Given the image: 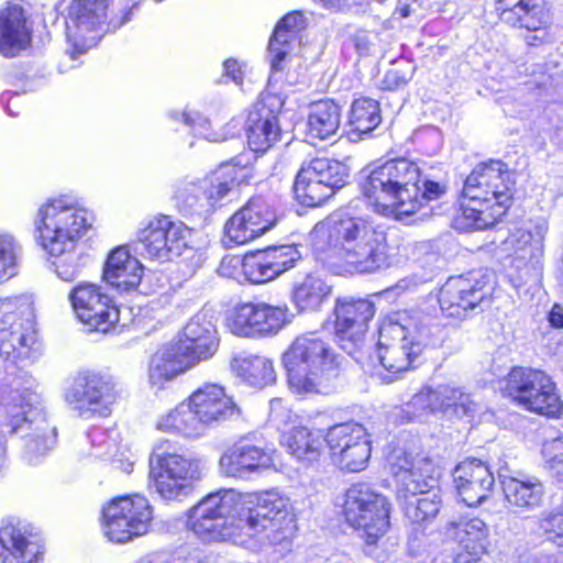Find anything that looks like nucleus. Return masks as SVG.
<instances>
[{"label":"nucleus","mask_w":563,"mask_h":563,"mask_svg":"<svg viewBox=\"0 0 563 563\" xmlns=\"http://www.w3.org/2000/svg\"><path fill=\"white\" fill-rule=\"evenodd\" d=\"M289 500L277 490L239 493L221 489L190 509L189 526L207 542L250 543L265 523L289 518Z\"/></svg>","instance_id":"1"},{"label":"nucleus","mask_w":563,"mask_h":563,"mask_svg":"<svg viewBox=\"0 0 563 563\" xmlns=\"http://www.w3.org/2000/svg\"><path fill=\"white\" fill-rule=\"evenodd\" d=\"M317 247H328L350 273L368 274L389 265L386 233L361 217L335 212L310 233Z\"/></svg>","instance_id":"2"},{"label":"nucleus","mask_w":563,"mask_h":563,"mask_svg":"<svg viewBox=\"0 0 563 563\" xmlns=\"http://www.w3.org/2000/svg\"><path fill=\"white\" fill-rule=\"evenodd\" d=\"M92 224V213L68 196L49 199L37 209L34 225L41 246L51 256H66L69 261L55 263L56 274L63 280H73L78 275L73 253Z\"/></svg>","instance_id":"3"},{"label":"nucleus","mask_w":563,"mask_h":563,"mask_svg":"<svg viewBox=\"0 0 563 563\" xmlns=\"http://www.w3.org/2000/svg\"><path fill=\"white\" fill-rule=\"evenodd\" d=\"M515 181L501 161L476 165L466 177L455 225L461 230H485L509 208Z\"/></svg>","instance_id":"4"},{"label":"nucleus","mask_w":563,"mask_h":563,"mask_svg":"<svg viewBox=\"0 0 563 563\" xmlns=\"http://www.w3.org/2000/svg\"><path fill=\"white\" fill-rule=\"evenodd\" d=\"M419 166L407 158L389 159L375 166L362 190L377 213L402 219L419 211Z\"/></svg>","instance_id":"5"},{"label":"nucleus","mask_w":563,"mask_h":563,"mask_svg":"<svg viewBox=\"0 0 563 563\" xmlns=\"http://www.w3.org/2000/svg\"><path fill=\"white\" fill-rule=\"evenodd\" d=\"M289 388L299 395L328 394L339 363L333 349L317 332L297 336L283 354Z\"/></svg>","instance_id":"6"},{"label":"nucleus","mask_w":563,"mask_h":563,"mask_svg":"<svg viewBox=\"0 0 563 563\" xmlns=\"http://www.w3.org/2000/svg\"><path fill=\"white\" fill-rule=\"evenodd\" d=\"M430 321L429 317L399 312L383 322L379 328L377 357L382 367L388 372L386 383L409 369L422 349L432 343L433 336L440 330Z\"/></svg>","instance_id":"7"},{"label":"nucleus","mask_w":563,"mask_h":563,"mask_svg":"<svg viewBox=\"0 0 563 563\" xmlns=\"http://www.w3.org/2000/svg\"><path fill=\"white\" fill-rule=\"evenodd\" d=\"M35 342V299L22 294L0 299V355L16 360Z\"/></svg>","instance_id":"8"},{"label":"nucleus","mask_w":563,"mask_h":563,"mask_svg":"<svg viewBox=\"0 0 563 563\" xmlns=\"http://www.w3.org/2000/svg\"><path fill=\"white\" fill-rule=\"evenodd\" d=\"M7 410L15 431H30L25 434V454L30 462L53 449L57 440L56 428L48 424L37 393L29 389L13 391Z\"/></svg>","instance_id":"9"},{"label":"nucleus","mask_w":563,"mask_h":563,"mask_svg":"<svg viewBox=\"0 0 563 563\" xmlns=\"http://www.w3.org/2000/svg\"><path fill=\"white\" fill-rule=\"evenodd\" d=\"M390 504L365 483L352 485L345 493L343 514L346 522L362 532L366 542L375 543L389 528Z\"/></svg>","instance_id":"10"},{"label":"nucleus","mask_w":563,"mask_h":563,"mask_svg":"<svg viewBox=\"0 0 563 563\" xmlns=\"http://www.w3.org/2000/svg\"><path fill=\"white\" fill-rule=\"evenodd\" d=\"M506 391L515 402L538 415L554 418L563 408L554 382L543 371L514 368L508 375Z\"/></svg>","instance_id":"11"},{"label":"nucleus","mask_w":563,"mask_h":563,"mask_svg":"<svg viewBox=\"0 0 563 563\" xmlns=\"http://www.w3.org/2000/svg\"><path fill=\"white\" fill-rule=\"evenodd\" d=\"M153 509L140 495L118 497L102 511V531L114 543H125L148 532Z\"/></svg>","instance_id":"12"},{"label":"nucleus","mask_w":563,"mask_h":563,"mask_svg":"<svg viewBox=\"0 0 563 563\" xmlns=\"http://www.w3.org/2000/svg\"><path fill=\"white\" fill-rule=\"evenodd\" d=\"M201 462L177 454H157L151 461V478L155 490L165 500H180L187 496L194 482L200 479Z\"/></svg>","instance_id":"13"},{"label":"nucleus","mask_w":563,"mask_h":563,"mask_svg":"<svg viewBox=\"0 0 563 563\" xmlns=\"http://www.w3.org/2000/svg\"><path fill=\"white\" fill-rule=\"evenodd\" d=\"M112 0H73L67 20V54L75 60L97 45L104 32L107 11Z\"/></svg>","instance_id":"14"},{"label":"nucleus","mask_w":563,"mask_h":563,"mask_svg":"<svg viewBox=\"0 0 563 563\" xmlns=\"http://www.w3.org/2000/svg\"><path fill=\"white\" fill-rule=\"evenodd\" d=\"M290 319L291 313L286 305L245 302L228 312L227 327L234 335L260 338L276 334Z\"/></svg>","instance_id":"15"},{"label":"nucleus","mask_w":563,"mask_h":563,"mask_svg":"<svg viewBox=\"0 0 563 563\" xmlns=\"http://www.w3.org/2000/svg\"><path fill=\"white\" fill-rule=\"evenodd\" d=\"M245 176L246 168L241 166V162L235 157L231 162L222 163L202 180L186 185L178 195L190 208H211Z\"/></svg>","instance_id":"16"},{"label":"nucleus","mask_w":563,"mask_h":563,"mask_svg":"<svg viewBox=\"0 0 563 563\" xmlns=\"http://www.w3.org/2000/svg\"><path fill=\"white\" fill-rule=\"evenodd\" d=\"M389 470L397 482L398 495L404 498L437 488L438 468L427 456H411L405 451L395 450L389 456Z\"/></svg>","instance_id":"17"},{"label":"nucleus","mask_w":563,"mask_h":563,"mask_svg":"<svg viewBox=\"0 0 563 563\" xmlns=\"http://www.w3.org/2000/svg\"><path fill=\"white\" fill-rule=\"evenodd\" d=\"M77 318L92 329L108 332L120 321V309L101 287L92 283H80L68 296Z\"/></svg>","instance_id":"18"},{"label":"nucleus","mask_w":563,"mask_h":563,"mask_svg":"<svg viewBox=\"0 0 563 563\" xmlns=\"http://www.w3.org/2000/svg\"><path fill=\"white\" fill-rule=\"evenodd\" d=\"M65 399L76 404L82 417H88L90 412L108 416L115 401V384L110 376L84 372L66 391Z\"/></svg>","instance_id":"19"},{"label":"nucleus","mask_w":563,"mask_h":563,"mask_svg":"<svg viewBox=\"0 0 563 563\" xmlns=\"http://www.w3.org/2000/svg\"><path fill=\"white\" fill-rule=\"evenodd\" d=\"M495 3L503 22L532 32L526 36L527 45L539 46L551 40L548 32L550 18L544 0H495Z\"/></svg>","instance_id":"20"},{"label":"nucleus","mask_w":563,"mask_h":563,"mask_svg":"<svg viewBox=\"0 0 563 563\" xmlns=\"http://www.w3.org/2000/svg\"><path fill=\"white\" fill-rule=\"evenodd\" d=\"M189 229L169 217L151 220L139 233V240L146 253L159 261L178 257L188 246Z\"/></svg>","instance_id":"21"},{"label":"nucleus","mask_w":563,"mask_h":563,"mask_svg":"<svg viewBox=\"0 0 563 563\" xmlns=\"http://www.w3.org/2000/svg\"><path fill=\"white\" fill-rule=\"evenodd\" d=\"M276 219V213L265 197H252L228 220L225 239L235 245L245 244L273 228Z\"/></svg>","instance_id":"22"},{"label":"nucleus","mask_w":563,"mask_h":563,"mask_svg":"<svg viewBox=\"0 0 563 563\" xmlns=\"http://www.w3.org/2000/svg\"><path fill=\"white\" fill-rule=\"evenodd\" d=\"M374 305L366 299H338L335 306V332L341 347L353 354L362 346L369 320L374 317Z\"/></svg>","instance_id":"23"},{"label":"nucleus","mask_w":563,"mask_h":563,"mask_svg":"<svg viewBox=\"0 0 563 563\" xmlns=\"http://www.w3.org/2000/svg\"><path fill=\"white\" fill-rule=\"evenodd\" d=\"M275 450L258 445L249 439H240L221 455V472L230 477L246 478L274 466Z\"/></svg>","instance_id":"24"},{"label":"nucleus","mask_w":563,"mask_h":563,"mask_svg":"<svg viewBox=\"0 0 563 563\" xmlns=\"http://www.w3.org/2000/svg\"><path fill=\"white\" fill-rule=\"evenodd\" d=\"M300 258L292 245H282L247 253L242 262V273L253 284L267 283L290 269Z\"/></svg>","instance_id":"25"},{"label":"nucleus","mask_w":563,"mask_h":563,"mask_svg":"<svg viewBox=\"0 0 563 563\" xmlns=\"http://www.w3.org/2000/svg\"><path fill=\"white\" fill-rule=\"evenodd\" d=\"M188 400L205 433L209 428L240 415L233 399L217 384L202 385L188 397Z\"/></svg>","instance_id":"26"},{"label":"nucleus","mask_w":563,"mask_h":563,"mask_svg":"<svg viewBox=\"0 0 563 563\" xmlns=\"http://www.w3.org/2000/svg\"><path fill=\"white\" fill-rule=\"evenodd\" d=\"M483 282L464 276L451 277L441 287L439 305L446 317L462 319L476 308L487 291Z\"/></svg>","instance_id":"27"},{"label":"nucleus","mask_w":563,"mask_h":563,"mask_svg":"<svg viewBox=\"0 0 563 563\" xmlns=\"http://www.w3.org/2000/svg\"><path fill=\"white\" fill-rule=\"evenodd\" d=\"M453 477L459 497L470 507L483 504L495 485V477L488 465L476 459L461 462L455 467Z\"/></svg>","instance_id":"28"},{"label":"nucleus","mask_w":563,"mask_h":563,"mask_svg":"<svg viewBox=\"0 0 563 563\" xmlns=\"http://www.w3.org/2000/svg\"><path fill=\"white\" fill-rule=\"evenodd\" d=\"M274 96H266L253 104L247 118V143L254 152H265L279 139L280 129L273 107Z\"/></svg>","instance_id":"29"},{"label":"nucleus","mask_w":563,"mask_h":563,"mask_svg":"<svg viewBox=\"0 0 563 563\" xmlns=\"http://www.w3.org/2000/svg\"><path fill=\"white\" fill-rule=\"evenodd\" d=\"M175 343L188 347L198 363L210 358L219 346L213 316L207 310L196 313L184 328V339Z\"/></svg>","instance_id":"30"},{"label":"nucleus","mask_w":563,"mask_h":563,"mask_svg":"<svg viewBox=\"0 0 563 563\" xmlns=\"http://www.w3.org/2000/svg\"><path fill=\"white\" fill-rule=\"evenodd\" d=\"M197 364L196 356L189 354L188 347L176 343L169 344L152 357L148 369L150 383L161 388Z\"/></svg>","instance_id":"31"},{"label":"nucleus","mask_w":563,"mask_h":563,"mask_svg":"<svg viewBox=\"0 0 563 563\" xmlns=\"http://www.w3.org/2000/svg\"><path fill=\"white\" fill-rule=\"evenodd\" d=\"M500 485L508 507L532 511L542 506L544 485L534 476L500 475Z\"/></svg>","instance_id":"32"},{"label":"nucleus","mask_w":563,"mask_h":563,"mask_svg":"<svg viewBox=\"0 0 563 563\" xmlns=\"http://www.w3.org/2000/svg\"><path fill=\"white\" fill-rule=\"evenodd\" d=\"M143 268L137 258L126 247L114 249L103 268V279L119 291L135 289L142 278Z\"/></svg>","instance_id":"33"},{"label":"nucleus","mask_w":563,"mask_h":563,"mask_svg":"<svg viewBox=\"0 0 563 563\" xmlns=\"http://www.w3.org/2000/svg\"><path fill=\"white\" fill-rule=\"evenodd\" d=\"M548 230V222L543 219L537 220L530 228L517 229L504 241V251L521 261L538 263L543 255Z\"/></svg>","instance_id":"34"},{"label":"nucleus","mask_w":563,"mask_h":563,"mask_svg":"<svg viewBox=\"0 0 563 563\" xmlns=\"http://www.w3.org/2000/svg\"><path fill=\"white\" fill-rule=\"evenodd\" d=\"M31 33L25 24L23 10L19 5L9 7L0 12V54L13 57L25 49Z\"/></svg>","instance_id":"35"},{"label":"nucleus","mask_w":563,"mask_h":563,"mask_svg":"<svg viewBox=\"0 0 563 563\" xmlns=\"http://www.w3.org/2000/svg\"><path fill=\"white\" fill-rule=\"evenodd\" d=\"M303 26L305 18L299 12L288 13L278 22L268 45L273 71L283 69V62L289 55Z\"/></svg>","instance_id":"36"},{"label":"nucleus","mask_w":563,"mask_h":563,"mask_svg":"<svg viewBox=\"0 0 563 563\" xmlns=\"http://www.w3.org/2000/svg\"><path fill=\"white\" fill-rule=\"evenodd\" d=\"M330 292L331 286L320 276L308 274L294 283L290 298L298 311L312 312L320 309Z\"/></svg>","instance_id":"37"},{"label":"nucleus","mask_w":563,"mask_h":563,"mask_svg":"<svg viewBox=\"0 0 563 563\" xmlns=\"http://www.w3.org/2000/svg\"><path fill=\"white\" fill-rule=\"evenodd\" d=\"M156 429L185 438H197L205 434L188 399L162 415L156 421Z\"/></svg>","instance_id":"38"},{"label":"nucleus","mask_w":563,"mask_h":563,"mask_svg":"<svg viewBox=\"0 0 563 563\" xmlns=\"http://www.w3.org/2000/svg\"><path fill=\"white\" fill-rule=\"evenodd\" d=\"M37 551L14 525L0 528V563H35Z\"/></svg>","instance_id":"39"},{"label":"nucleus","mask_w":563,"mask_h":563,"mask_svg":"<svg viewBox=\"0 0 563 563\" xmlns=\"http://www.w3.org/2000/svg\"><path fill=\"white\" fill-rule=\"evenodd\" d=\"M341 124V109L331 100H320L310 107L308 115V132L320 140L331 139L336 134Z\"/></svg>","instance_id":"40"},{"label":"nucleus","mask_w":563,"mask_h":563,"mask_svg":"<svg viewBox=\"0 0 563 563\" xmlns=\"http://www.w3.org/2000/svg\"><path fill=\"white\" fill-rule=\"evenodd\" d=\"M380 120L379 104L376 100L356 99L351 107L349 139L356 142L363 134L371 133L380 123Z\"/></svg>","instance_id":"41"},{"label":"nucleus","mask_w":563,"mask_h":563,"mask_svg":"<svg viewBox=\"0 0 563 563\" xmlns=\"http://www.w3.org/2000/svg\"><path fill=\"white\" fill-rule=\"evenodd\" d=\"M322 442V435L319 432H312L305 427L294 428L283 437V443L289 453L306 462H312L319 457Z\"/></svg>","instance_id":"42"},{"label":"nucleus","mask_w":563,"mask_h":563,"mask_svg":"<svg viewBox=\"0 0 563 563\" xmlns=\"http://www.w3.org/2000/svg\"><path fill=\"white\" fill-rule=\"evenodd\" d=\"M295 532L296 525L294 517L282 518L279 520L265 523V528L262 531H258V533L252 538L250 543L238 544L251 549L265 545H280L283 550H286L290 547Z\"/></svg>","instance_id":"43"},{"label":"nucleus","mask_w":563,"mask_h":563,"mask_svg":"<svg viewBox=\"0 0 563 563\" xmlns=\"http://www.w3.org/2000/svg\"><path fill=\"white\" fill-rule=\"evenodd\" d=\"M294 192L301 205L317 207L333 195V189L310 175V172L303 166L297 174Z\"/></svg>","instance_id":"44"},{"label":"nucleus","mask_w":563,"mask_h":563,"mask_svg":"<svg viewBox=\"0 0 563 563\" xmlns=\"http://www.w3.org/2000/svg\"><path fill=\"white\" fill-rule=\"evenodd\" d=\"M235 369L247 384L264 387L275 380L273 363L260 355H247L235 361Z\"/></svg>","instance_id":"45"},{"label":"nucleus","mask_w":563,"mask_h":563,"mask_svg":"<svg viewBox=\"0 0 563 563\" xmlns=\"http://www.w3.org/2000/svg\"><path fill=\"white\" fill-rule=\"evenodd\" d=\"M368 440V434L365 428L360 423H341L330 428L324 437L328 444L330 456L332 453H342L356 442H364Z\"/></svg>","instance_id":"46"},{"label":"nucleus","mask_w":563,"mask_h":563,"mask_svg":"<svg viewBox=\"0 0 563 563\" xmlns=\"http://www.w3.org/2000/svg\"><path fill=\"white\" fill-rule=\"evenodd\" d=\"M305 167L310 175L333 189V194L342 188L349 178L347 166L334 159L314 158Z\"/></svg>","instance_id":"47"},{"label":"nucleus","mask_w":563,"mask_h":563,"mask_svg":"<svg viewBox=\"0 0 563 563\" xmlns=\"http://www.w3.org/2000/svg\"><path fill=\"white\" fill-rule=\"evenodd\" d=\"M184 123L191 129V131L202 139L210 142H221L228 137L234 136L238 132V125L230 122L223 126L221 131L212 129L210 121L201 113L195 110H185L180 113Z\"/></svg>","instance_id":"48"},{"label":"nucleus","mask_w":563,"mask_h":563,"mask_svg":"<svg viewBox=\"0 0 563 563\" xmlns=\"http://www.w3.org/2000/svg\"><path fill=\"white\" fill-rule=\"evenodd\" d=\"M22 246L10 233L0 232V284L19 273Z\"/></svg>","instance_id":"49"},{"label":"nucleus","mask_w":563,"mask_h":563,"mask_svg":"<svg viewBox=\"0 0 563 563\" xmlns=\"http://www.w3.org/2000/svg\"><path fill=\"white\" fill-rule=\"evenodd\" d=\"M418 495L416 500L407 501L405 512L413 523H423L437 517L442 500L437 488Z\"/></svg>","instance_id":"50"},{"label":"nucleus","mask_w":563,"mask_h":563,"mask_svg":"<svg viewBox=\"0 0 563 563\" xmlns=\"http://www.w3.org/2000/svg\"><path fill=\"white\" fill-rule=\"evenodd\" d=\"M371 457V441L356 442V444L342 453H332V462L346 472H361Z\"/></svg>","instance_id":"51"},{"label":"nucleus","mask_w":563,"mask_h":563,"mask_svg":"<svg viewBox=\"0 0 563 563\" xmlns=\"http://www.w3.org/2000/svg\"><path fill=\"white\" fill-rule=\"evenodd\" d=\"M441 394L444 397L445 412L452 411L456 417H472L477 410V404L471 395L456 386L444 384Z\"/></svg>","instance_id":"52"},{"label":"nucleus","mask_w":563,"mask_h":563,"mask_svg":"<svg viewBox=\"0 0 563 563\" xmlns=\"http://www.w3.org/2000/svg\"><path fill=\"white\" fill-rule=\"evenodd\" d=\"M539 528L549 542L563 547V512L544 515L540 518Z\"/></svg>","instance_id":"53"},{"label":"nucleus","mask_w":563,"mask_h":563,"mask_svg":"<svg viewBox=\"0 0 563 563\" xmlns=\"http://www.w3.org/2000/svg\"><path fill=\"white\" fill-rule=\"evenodd\" d=\"M430 405L428 393L426 391V387H423L406 404V411L411 415V419L421 418L432 413Z\"/></svg>","instance_id":"54"},{"label":"nucleus","mask_w":563,"mask_h":563,"mask_svg":"<svg viewBox=\"0 0 563 563\" xmlns=\"http://www.w3.org/2000/svg\"><path fill=\"white\" fill-rule=\"evenodd\" d=\"M422 188L419 185V210L428 201L441 198L446 192L445 184L433 181V180H421Z\"/></svg>","instance_id":"55"},{"label":"nucleus","mask_w":563,"mask_h":563,"mask_svg":"<svg viewBox=\"0 0 563 563\" xmlns=\"http://www.w3.org/2000/svg\"><path fill=\"white\" fill-rule=\"evenodd\" d=\"M547 463L552 467L563 465V440L553 439L544 443L542 449Z\"/></svg>","instance_id":"56"},{"label":"nucleus","mask_w":563,"mask_h":563,"mask_svg":"<svg viewBox=\"0 0 563 563\" xmlns=\"http://www.w3.org/2000/svg\"><path fill=\"white\" fill-rule=\"evenodd\" d=\"M376 40V33L365 30H358L352 36L353 45L360 55H368Z\"/></svg>","instance_id":"57"},{"label":"nucleus","mask_w":563,"mask_h":563,"mask_svg":"<svg viewBox=\"0 0 563 563\" xmlns=\"http://www.w3.org/2000/svg\"><path fill=\"white\" fill-rule=\"evenodd\" d=\"M91 443L95 449L92 453L96 457H103L111 453L113 443L108 440V435L104 430L96 429L90 433Z\"/></svg>","instance_id":"58"},{"label":"nucleus","mask_w":563,"mask_h":563,"mask_svg":"<svg viewBox=\"0 0 563 563\" xmlns=\"http://www.w3.org/2000/svg\"><path fill=\"white\" fill-rule=\"evenodd\" d=\"M426 391L428 393V399L431 404V412H445L444 397L441 394V391H443V385H439L435 388L427 386Z\"/></svg>","instance_id":"59"},{"label":"nucleus","mask_w":563,"mask_h":563,"mask_svg":"<svg viewBox=\"0 0 563 563\" xmlns=\"http://www.w3.org/2000/svg\"><path fill=\"white\" fill-rule=\"evenodd\" d=\"M408 78L398 69H390L385 74L383 85L386 89L393 90L407 84Z\"/></svg>","instance_id":"60"},{"label":"nucleus","mask_w":563,"mask_h":563,"mask_svg":"<svg viewBox=\"0 0 563 563\" xmlns=\"http://www.w3.org/2000/svg\"><path fill=\"white\" fill-rule=\"evenodd\" d=\"M223 67L225 76L230 77L236 84L242 82V71L236 60L228 59L224 62Z\"/></svg>","instance_id":"61"},{"label":"nucleus","mask_w":563,"mask_h":563,"mask_svg":"<svg viewBox=\"0 0 563 563\" xmlns=\"http://www.w3.org/2000/svg\"><path fill=\"white\" fill-rule=\"evenodd\" d=\"M367 0H344L343 12L361 13L368 9Z\"/></svg>","instance_id":"62"},{"label":"nucleus","mask_w":563,"mask_h":563,"mask_svg":"<svg viewBox=\"0 0 563 563\" xmlns=\"http://www.w3.org/2000/svg\"><path fill=\"white\" fill-rule=\"evenodd\" d=\"M283 416L288 417L287 410L283 407L280 399H273L271 401V419L275 422L283 420Z\"/></svg>","instance_id":"63"},{"label":"nucleus","mask_w":563,"mask_h":563,"mask_svg":"<svg viewBox=\"0 0 563 563\" xmlns=\"http://www.w3.org/2000/svg\"><path fill=\"white\" fill-rule=\"evenodd\" d=\"M549 321L552 327L563 329V308L554 305L549 314Z\"/></svg>","instance_id":"64"}]
</instances>
